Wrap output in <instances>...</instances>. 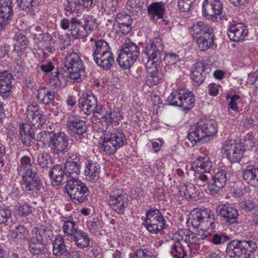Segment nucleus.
<instances>
[{
  "mask_svg": "<svg viewBox=\"0 0 258 258\" xmlns=\"http://www.w3.org/2000/svg\"><path fill=\"white\" fill-rule=\"evenodd\" d=\"M11 234L14 239H21L26 237L28 231L23 225H19L11 231Z\"/></svg>",
  "mask_w": 258,
  "mask_h": 258,
  "instance_id": "obj_55",
  "label": "nucleus"
},
{
  "mask_svg": "<svg viewBox=\"0 0 258 258\" xmlns=\"http://www.w3.org/2000/svg\"><path fill=\"white\" fill-rule=\"evenodd\" d=\"M28 250L33 255H41L44 254L46 246L33 236L28 240Z\"/></svg>",
  "mask_w": 258,
  "mask_h": 258,
  "instance_id": "obj_43",
  "label": "nucleus"
},
{
  "mask_svg": "<svg viewBox=\"0 0 258 258\" xmlns=\"http://www.w3.org/2000/svg\"><path fill=\"white\" fill-rule=\"evenodd\" d=\"M101 167L97 162L89 160L86 165L84 174L89 180H96L99 178Z\"/></svg>",
  "mask_w": 258,
  "mask_h": 258,
  "instance_id": "obj_37",
  "label": "nucleus"
},
{
  "mask_svg": "<svg viewBox=\"0 0 258 258\" xmlns=\"http://www.w3.org/2000/svg\"><path fill=\"white\" fill-rule=\"evenodd\" d=\"M242 178L248 184L258 186V167L248 165L242 171Z\"/></svg>",
  "mask_w": 258,
  "mask_h": 258,
  "instance_id": "obj_33",
  "label": "nucleus"
},
{
  "mask_svg": "<svg viewBox=\"0 0 258 258\" xmlns=\"http://www.w3.org/2000/svg\"><path fill=\"white\" fill-rule=\"evenodd\" d=\"M245 258L252 255L257 250V246L252 240H242Z\"/></svg>",
  "mask_w": 258,
  "mask_h": 258,
  "instance_id": "obj_52",
  "label": "nucleus"
},
{
  "mask_svg": "<svg viewBox=\"0 0 258 258\" xmlns=\"http://www.w3.org/2000/svg\"><path fill=\"white\" fill-rule=\"evenodd\" d=\"M35 134L33 132L27 133L26 135L22 136L20 140L26 146H30L35 141Z\"/></svg>",
  "mask_w": 258,
  "mask_h": 258,
  "instance_id": "obj_64",
  "label": "nucleus"
},
{
  "mask_svg": "<svg viewBox=\"0 0 258 258\" xmlns=\"http://www.w3.org/2000/svg\"><path fill=\"white\" fill-rule=\"evenodd\" d=\"M117 5L116 0H102L101 7L107 14L114 12Z\"/></svg>",
  "mask_w": 258,
  "mask_h": 258,
  "instance_id": "obj_57",
  "label": "nucleus"
},
{
  "mask_svg": "<svg viewBox=\"0 0 258 258\" xmlns=\"http://www.w3.org/2000/svg\"><path fill=\"white\" fill-rule=\"evenodd\" d=\"M50 148L52 152L55 154L64 153L69 149V139L64 133L59 132L55 133L50 137Z\"/></svg>",
  "mask_w": 258,
  "mask_h": 258,
  "instance_id": "obj_13",
  "label": "nucleus"
},
{
  "mask_svg": "<svg viewBox=\"0 0 258 258\" xmlns=\"http://www.w3.org/2000/svg\"><path fill=\"white\" fill-rule=\"evenodd\" d=\"M143 226L151 234H157L165 228L166 220L160 210L150 209L146 212Z\"/></svg>",
  "mask_w": 258,
  "mask_h": 258,
  "instance_id": "obj_7",
  "label": "nucleus"
},
{
  "mask_svg": "<svg viewBox=\"0 0 258 258\" xmlns=\"http://www.w3.org/2000/svg\"><path fill=\"white\" fill-rule=\"evenodd\" d=\"M71 33L75 39H81L88 36L89 33L84 25H81L80 20L72 19Z\"/></svg>",
  "mask_w": 258,
  "mask_h": 258,
  "instance_id": "obj_40",
  "label": "nucleus"
},
{
  "mask_svg": "<svg viewBox=\"0 0 258 258\" xmlns=\"http://www.w3.org/2000/svg\"><path fill=\"white\" fill-rule=\"evenodd\" d=\"M205 71V66L202 62H198L195 64L194 69L192 72L191 78L195 86H199L204 81L205 76L203 73Z\"/></svg>",
  "mask_w": 258,
  "mask_h": 258,
  "instance_id": "obj_44",
  "label": "nucleus"
},
{
  "mask_svg": "<svg viewBox=\"0 0 258 258\" xmlns=\"http://www.w3.org/2000/svg\"><path fill=\"white\" fill-rule=\"evenodd\" d=\"M194 2L192 0H179L178 7L180 11L182 12L189 11Z\"/></svg>",
  "mask_w": 258,
  "mask_h": 258,
  "instance_id": "obj_63",
  "label": "nucleus"
},
{
  "mask_svg": "<svg viewBox=\"0 0 258 258\" xmlns=\"http://www.w3.org/2000/svg\"><path fill=\"white\" fill-rule=\"evenodd\" d=\"M148 0H128L126 7L133 15H137L148 7Z\"/></svg>",
  "mask_w": 258,
  "mask_h": 258,
  "instance_id": "obj_42",
  "label": "nucleus"
},
{
  "mask_svg": "<svg viewBox=\"0 0 258 258\" xmlns=\"http://www.w3.org/2000/svg\"><path fill=\"white\" fill-rule=\"evenodd\" d=\"M223 9L220 0H205L202 6V14L206 18L216 21L222 14Z\"/></svg>",
  "mask_w": 258,
  "mask_h": 258,
  "instance_id": "obj_12",
  "label": "nucleus"
},
{
  "mask_svg": "<svg viewBox=\"0 0 258 258\" xmlns=\"http://www.w3.org/2000/svg\"><path fill=\"white\" fill-rule=\"evenodd\" d=\"M99 115H96V117L105 122L103 125L106 127L108 123L119 120L122 118L120 110L118 108L111 109L108 105H103L97 111Z\"/></svg>",
  "mask_w": 258,
  "mask_h": 258,
  "instance_id": "obj_14",
  "label": "nucleus"
},
{
  "mask_svg": "<svg viewBox=\"0 0 258 258\" xmlns=\"http://www.w3.org/2000/svg\"><path fill=\"white\" fill-rule=\"evenodd\" d=\"M200 50L205 51L211 48L215 43L214 32L194 38Z\"/></svg>",
  "mask_w": 258,
  "mask_h": 258,
  "instance_id": "obj_39",
  "label": "nucleus"
},
{
  "mask_svg": "<svg viewBox=\"0 0 258 258\" xmlns=\"http://www.w3.org/2000/svg\"><path fill=\"white\" fill-rule=\"evenodd\" d=\"M163 57L164 61L166 64L169 66L174 64L180 60L178 55L173 53H168L165 55H164Z\"/></svg>",
  "mask_w": 258,
  "mask_h": 258,
  "instance_id": "obj_60",
  "label": "nucleus"
},
{
  "mask_svg": "<svg viewBox=\"0 0 258 258\" xmlns=\"http://www.w3.org/2000/svg\"><path fill=\"white\" fill-rule=\"evenodd\" d=\"M65 79L62 73L56 71L52 74L50 77V83L53 86L61 87L63 83L65 82Z\"/></svg>",
  "mask_w": 258,
  "mask_h": 258,
  "instance_id": "obj_56",
  "label": "nucleus"
},
{
  "mask_svg": "<svg viewBox=\"0 0 258 258\" xmlns=\"http://www.w3.org/2000/svg\"><path fill=\"white\" fill-rule=\"evenodd\" d=\"M62 230L64 233L71 238L81 230L79 229L78 223L72 217L63 218Z\"/></svg>",
  "mask_w": 258,
  "mask_h": 258,
  "instance_id": "obj_38",
  "label": "nucleus"
},
{
  "mask_svg": "<svg viewBox=\"0 0 258 258\" xmlns=\"http://www.w3.org/2000/svg\"><path fill=\"white\" fill-rule=\"evenodd\" d=\"M90 42L93 51V58L111 49L108 43L103 39L92 37L90 38Z\"/></svg>",
  "mask_w": 258,
  "mask_h": 258,
  "instance_id": "obj_31",
  "label": "nucleus"
},
{
  "mask_svg": "<svg viewBox=\"0 0 258 258\" xmlns=\"http://www.w3.org/2000/svg\"><path fill=\"white\" fill-rule=\"evenodd\" d=\"M169 104L182 108L183 110H189L195 106V98L193 93L185 88L172 92L167 97Z\"/></svg>",
  "mask_w": 258,
  "mask_h": 258,
  "instance_id": "obj_4",
  "label": "nucleus"
},
{
  "mask_svg": "<svg viewBox=\"0 0 258 258\" xmlns=\"http://www.w3.org/2000/svg\"><path fill=\"white\" fill-rule=\"evenodd\" d=\"M212 167V163L208 157H199L191 164V168L195 172L207 173L210 175L209 172Z\"/></svg>",
  "mask_w": 258,
  "mask_h": 258,
  "instance_id": "obj_35",
  "label": "nucleus"
},
{
  "mask_svg": "<svg viewBox=\"0 0 258 258\" xmlns=\"http://www.w3.org/2000/svg\"><path fill=\"white\" fill-rule=\"evenodd\" d=\"M37 92V98L40 103L45 105L53 104L55 96L54 91L48 87H41Z\"/></svg>",
  "mask_w": 258,
  "mask_h": 258,
  "instance_id": "obj_34",
  "label": "nucleus"
},
{
  "mask_svg": "<svg viewBox=\"0 0 258 258\" xmlns=\"http://www.w3.org/2000/svg\"><path fill=\"white\" fill-rule=\"evenodd\" d=\"M81 168L80 157L76 154H72L68 157L64 164L67 180L68 179H72V178L78 180L77 177L80 173Z\"/></svg>",
  "mask_w": 258,
  "mask_h": 258,
  "instance_id": "obj_17",
  "label": "nucleus"
},
{
  "mask_svg": "<svg viewBox=\"0 0 258 258\" xmlns=\"http://www.w3.org/2000/svg\"><path fill=\"white\" fill-rule=\"evenodd\" d=\"M229 238V236L225 233H219L212 235L209 240L214 244L219 245L228 241Z\"/></svg>",
  "mask_w": 258,
  "mask_h": 258,
  "instance_id": "obj_58",
  "label": "nucleus"
},
{
  "mask_svg": "<svg viewBox=\"0 0 258 258\" xmlns=\"http://www.w3.org/2000/svg\"><path fill=\"white\" fill-rule=\"evenodd\" d=\"M97 0H67L65 10L70 14L78 13L82 9L88 8L94 6Z\"/></svg>",
  "mask_w": 258,
  "mask_h": 258,
  "instance_id": "obj_26",
  "label": "nucleus"
},
{
  "mask_svg": "<svg viewBox=\"0 0 258 258\" xmlns=\"http://www.w3.org/2000/svg\"><path fill=\"white\" fill-rule=\"evenodd\" d=\"M31 233L33 237L45 245L52 240L53 237V231L49 228L44 226L33 228Z\"/></svg>",
  "mask_w": 258,
  "mask_h": 258,
  "instance_id": "obj_29",
  "label": "nucleus"
},
{
  "mask_svg": "<svg viewBox=\"0 0 258 258\" xmlns=\"http://www.w3.org/2000/svg\"><path fill=\"white\" fill-rule=\"evenodd\" d=\"M151 75L146 81L149 86L156 85L163 81L165 77V68L161 67L160 63H154L150 68H147Z\"/></svg>",
  "mask_w": 258,
  "mask_h": 258,
  "instance_id": "obj_24",
  "label": "nucleus"
},
{
  "mask_svg": "<svg viewBox=\"0 0 258 258\" xmlns=\"http://www.w3.org/2000/svg\"><path fill=\"white\" fill-rule=\"evenodd\" d=\"M222 150L226 154L228 159L231 162L235 163L239 162L242 158L246 149L242 143L229 140L223 143Z\"/></svg>",
  "mask_w": 258,
  "mask_h": 258,
  "instance_id": "obj_10",
  "label": "nucleus"
},
{
  "mask_svg": "<svg viewBox=\"0 0 258 258\" xmlns=\"http://www.w3.org/2000/svg\"><path fill=\"white\" fill-rule=\"evenodd\" d=\"M26 116L31 126L40 128L45 122V116L43 115L37 104H30L26 110Z\"/></svg>",
  "mask_w": 258,
  "mask_h": 258,
  "instance_id": "obj_16",
  "label": "nucleus"
},
{
  "mask_svg": "<svg viewBox=\"0 0 258 258\" xmlns=\"http://www.w3.org/2000/svg\"><path fill=\"white\" fill-rule=\"evenodd\" d=\"M148 16L153 20H158L163 17L165 11V5L162 2H154L147 7Z\"/></svg>",
  "mask_w": 258,
  "mask_h": 258,
  "instance_id": "obj_36",
  "label": "nucleus"
},
{
  "mask_svg": "<svg viewBox=\"0 0 258 258\" xmlns=\"http://www.w3.org/2000/svg\"><path fill=\"white\" fill-rule=\"evenodd\" d=\"M67 129L74 135H81L87 131L86 123L79 116L70 114L67 120Z\"/></svg>",
  "mask_w": 258,
  "mask_h": 258,
  "instance_id": "obj_21",
  "label": "nucleus"
},
{
  "mask_svg": "<svg viewBox=\"0 0 258 258\" xmlns=\"http://www.w3.org/2000/svg\"><path fill=\"white\" fill-rule=\"evenodd\" d=\"M18 6L26 13L34 15L37 11L35 0H17Z\"/></svg>",
  "mask_w": 258,
  "mask_h": 258,
  "instance_id": "obj_48",
  "label": "nucleus"
},
{
  "mask_svg": "<svg viewBox=\"0 0 258 258\" xmlns=\"http://www.w3.org/2000/svg\"><path fill=\"white\" fill-rule=\"evenodd\" d=\"M170 253L174 258H184L187 255L183 244L179 242L172 244Z\"/></svg>",
  "mask_w": 258,
  "mask_h": 258,
  "instance_id": "obj_50",
  "label": "nucleus"
},
{
  "mask_svg": "<svg viewBox=\"0 0 258 258\" xmlns=\"http://www.w3.org/2000/svg\"><path fill=\"white\" fill-rule=\"evenodd\" d=\"M214 217L209 209L196 208L190 212L187 224L189 228L197 232L201 239H204L210 235L206 229L215 228Z\"/></svg>",
  "mask_w": 258,
  "mask_h": 258,
  "instance_id": "obj_1",
  "label": "nucleus"
},
{
  "mask_svg": "<svg viewBox=\"0 0 258 258\" xmlns=\"http://www.w3.org/2000/svg\"><path fill=\"white\" fill-rule=\"evenodd\" d=\"M63 64L71 79L78 80L81 76L84 75L85 64L80 55L73 50L67 51Z\"/></svg>",
  "mask_w": 258,
  "mask_h": 258,
  "instance_id": "obj_3",
  "label": "nucleus"
},
{
  "mask_svg": "<svg viewBox=\"0 0 258 258\" xmlns=\"http://www.w3.org/2000/svg\"><path fill=\"white\" fill-rule=\"evenodd\" d=\"M53 134V131H41L37 135L36 141L38 145L42 148H45L47 147H50V139Z\"/></svg>",
  "mask_w": 258,
  "mask_h": 258,
  "instance_id": "obj_49",
  "label": "nucleus"
},
{
  "mask_svg": "<svg viewBox=\"0 0 258 258\" xmlns=\"http://www.w3.org/2000/svg\"><path fill=\"white\" fill-rule=\"evenodd\" d=\"M188 31L193 38L214 32L213 28L203 21L194 23L192 26L189 27Z\"/></svg>",
  "mask_w": 258,
  "mask_h": 258,
  "instance_id": "obj_28",
  "label": "nucleus"
},
{
  "mask_svg": "<svg viewBox=\"0 0 258 258\" xmlns=\"http://www.w3.org/2000/svg\"><path fill=\"white\" fill-rule=\"evenodd\" d=\"M35 168L31 158L28 156H24L20 158L18 162L17 174L21 177L32 175L33 173L36 172Z\"/></svg>",
  "mask_w": 258,
  "mask_h": 258,
  "instance_id": "obj_27",
  "label": "nucleus"
},
{
  "mask_svg": "<svg viewBox=\"0 0 258 258\" xmlns=\"http://www.w3.org/2000/svg\"><path fill=\"white\" fill-rule=\"evenodd\" d=\"M248 34L246 26L242 23L231 25L227 31L229 38L232 41L238 42L244 39Z\"/></svg>",
  "mask_w": 258,
  "mask_h": 258,
  "instance_id": "obj_25",
  "label": "nucleus"
},
{
  "mask_svg": "<svg viewBox=\"0 0 258 258\" xmlns=\"http://www.w3.org/2000/svg\"><path fill=\"white\" fill-rule=\"evenodd\" d=\"M11 215L10 210L6 207L0 206V224L6 223Z\"/></svg>",
  "mask_w": 258,
  "mask_h": 258,
  "instance_id": "obj_61",
  "label": "nucleus"
},
{
  "mask_svg": "<svg viewBox=\"0 0 258 258\" xmlns=\"http://www.w3.org/2000/svg\"><path fill=\"white\" fill-rule=\"evenodd\" d=\"M93 60L98 67L105 70L110 69L114 62V55L111 49L93 58Z\"/></svg>",
  "mask_w": 258,
  "mask_h": 258,
  "instance_id": "obj_32",
  "label": "nucleus"
},
{
  "mask_svg": "<svg viewBox=\"0 0 258 258\" xmlns=\"http://www.w3.org/2000/svg\"><path fill=\"white\" fill-rule=\"evenodd\" d=\"M195 231H188L186 230V234L184 235V242L187 244V247L189 245H193L200 242L199 238L197 236V233Z\"/></svg>",
  "mask_w": 258,
  "mask_h": 258,
  "instance_id": "obj_59",
  "label": "nucleus"
},
{
  "mask_svg": "<svg viewBox=\"0 0 258 258\" xmlns=\"http://www.w3.org/2000/svg\"><path fill=\"white\" fill-rule=\"evenodd\" d=\"M21 184L23 189L31 194L38 195L42 187V182L37 172L32 175L21 177Z\"/></svg>",
  "mask_w": 258,
  "mask_h": 258,
  "instance_id": "obj_15",
  "label": "nucleus"
},
{
  "mask_svg": "<svg viewBox=\"0 0 258 258\" xmlns=\"http://www.w3.org/2000/svg\"><path fill=\"white\" fill-rule=\"evenodd\" d=\"M132 23L133 20L130 15L119 13L115 18L113 27L117 34L126 35L131 30Z\"/></svg>",
  "mask_w": 258,
  "mask_h": 258,
  "instance_id": "obj_19",
  "label": "nucleus"
},
{
  "mask_svg": "<svg viewBox=\"0 0 258 258\" xmlns=\"http://www.w3.org/2000/svg\"><path fill=\"white\" fill-rule=\"evenodd\" d=\"M217 213L223 220L230 224L238 222V213L237 210L230 205L219 206L216 209Z\"/></svg>",
  "mask_w": 258,
  "mask_h": 258,
  "instance_id": "obj_23",
  "label": "nucleus"
},
{
  "mask_svg": "<svg viewBox=\"0 0 258 258\" xmlns=\"http://www.w3.org/2000/svg\"><path fill=\"white\" fill-rule=\"evenodd\" d=\"M107 200L109 207L117 214H124L128 204V198L123 191L116 189L111 191Z\"/></svg>",
  "mask_w": 258,
  "mask_h": 258,
  "instance_id": "obj_11",
  "label": "nucleus"
},
{
  "mask_svg": "<svg viewBox=\"0 0 258 258\" xmlns=\"http://www.w3.org/2000/svg\"><path fill=\"white\" fill-rule=\"evenodd\" d=\"M52 252L53 255L60 256L66 255L67 252L64 238L62 235H58L52 243Z\"/></svg>",
  "mask_w": 258,
  "mask_h": 258,
  "instance_id": "obj_46",
  "label": "nucleus"
},
{
  "mask_svg": "<svg viewBox=\"0 0 258 258\" xmlns=\"http://www.w3.org/2000/svg\"><path fill=\"white\" fill-rule=\"evenodd\" d=\"M217 130L215 120L202 118L190 127L187 138L192 143H196L204 138L214 136L217 133Z\"/></svg>",
  "mask_w": 258,
  "mask_h": 258,
  "instance_id": "obj_2",
  "label": "nucleus"
},
{
  "mask_svg": "<svg viewBox=\"0 0 258 258\" xmlns=\"http://www.w3.org/2000/svg\"><path fill=\"white\" fill-rule=\"evenodd\" d=\"M144 53L148 57L146 68H150L154 63H161L163 56L165 54L162 40L156 38L150 41L146 45Z\"/></svg>",
  "mask_w": 258,
  "mask_h": 258,
  "instance_id": "obj_8",
  "label": "nucleus"
},
{
  "mask_svg": "<svg viewBox=\"0 0 258 258\" xmlns=\"http://www.w3.org/2000/svg\"><path fill=\"white\" fill-rule=\"evenodd\" d=\"M140 54V48L130 40H126L118 54L117 61L123 69L129 68L137 60Z\"/></svg>",
  "mask_w": 258,
  "mask_h": 258,
  "instance_id": "obj_5",
  "label": "nucleus"
},
{
  "mask_svg": "<svg viewBox=\"0 0 258 258\" xmlns=\"http://www.w3.org/2000/svg\"><path fill=\"white\" fill-rule=\"evenodd\" d=\"M16 43L14 45V50L22 51L28 44V40L25 35L22 33L17 34L15 36Z\"/></svg>",
  "mask_w": 258,
  "mask_h": 258,
  "instance_id": "obj_51",
  "label": "nucleus"
},
{
  "mask_svg": "<svg viewBox=\"0 0 258 258\" xmlns=\"http://www.w3.org/2000/svg\"><path fill=\"white\" fill-rule=\"evenodd\" d=\"M38 164L42 168L47 167L48 164V155L46 152L39 153L37 159Z\"/></svg>",
  "mask_w": 258,
  "mask_h": 258,
  "instance_id": "obj_62",
  "label": "nucleus"
},
{
  "mask_svg": "<svg viewBox=\"0 0 258 258\" xmlns=\"http://www.w3.org/2000/svg\"><path fill=\"white\" fill-rule=\"evenodd\" d=\"M66 192L72 200H75L79 203H82L87 200V197L90 194L88 188L85 184L80 180L74 178L66 181L65 185Z\"/></svg>",
  "mask_w": 258,
  "mask_h": 258,
  "instance_id": "obj_9",
  "label": "nucleus"
},
{
  "mask_svg": "<svg viewBox=\"0 0 258 258\" xmlns=\"http://www.w3.org/2000/svg\"><path fill=\"white\" fill-rule=\"evenodd\" d=\"M64 171L60 165H55L50 170L49 176L54 185H59L65 177Z\"/></svg>",
  "mask_w": 258,
  "mask_h": 258,
  "instance_id": "obj_47",
  "label": "nucleus"
},
{
  "mask_svg": "<svg viewBox=\"0 0 258 258\" xmlns=\"http://www.w3.org/2000/svg\"><path fill=\"white\" fill-rule=\"evenodd\" d=\"M15 79L13 75L8 71L0 72V96L4 99L8 98L14 85Z\"/></svg>",
  "mask_w": 258,
  "mask_h": 258,
  "instance_id": "obj_18",
  "label": "nucleus"
},
{
  "mask_svg": "<svg viewBox=\"0 0 258 258\" xmlns=\"http://www.w3.org/2000/svg\"><path fill=\"white\" fill-rule=\"evenodd\" d=\"M226 252L231 258H245L242 240H233L228 242Z\"/></svg>",
  "mask_w": 258,
  "mask_h": 258,
  "instance_id": "obj_30",
  "label": "nucleus"
},
{
  "mask_svg": "<svg viewBox=\"0 0 258 258\" xmlns=\"http://www.w3.org/2000/svg\"><path fill=\"white\" fill-rule=\"evenodd\" d=\"M81 25H84L88 32L90 33L93 31L97 27L96 19L91 16H87L80 20Z\"/></svg>",
  "mask_w": 258,
  "mask_h": 258,
  "instance_id": "obj_53",
  "label": "nucleus"
},
{
  "mask_svg": "<svg viewBox=\"0 0 258 258\" xmlns=\"http://www.w3.org/2000/svg\"><path fill=\"white\" fill-rule=\"evenodd\" d=\"M178 192L181 197L186 199L196 200L200 192L193 184H181L178 187Z\"/></svg>",
  "mask_w": 258,
  "mask_h": 258,
  "instance_id": "obj_41",
  "label": "nucleus"
},
{
  "mask_svg": "<svg viewBox=\"0 0 258 258\" xmlns=\"http://www.w3.org/2000/svg\"><path fill=\"white\" fill-rule=\"evenodd\" d=\"M227 172L224 169H218L213 177V180L208 184V188L210 194L215 195L226 185Z\"/></svg>",
  "mask_w": 258,
  "mask_h": 258,
  "instance_id": "obj_20",
  "label": "nucleus"
},
{
  "mask_svg": "<svg viewBox=\"0 0 258 258\" xmlns=\"http://www.w3.org/2000/svg\"><path fill=\"white\" fill-rule=\"evenodd\" d=\"M126 143V136L123 132L113 131L104 135L101 148L106 154L112 155Z\"/></svg>",
  "mask_w": 258,
  "mask_h": 258,
  "instance_id": "obj_6",
  "label": "nucleus"
},
{
  "mask_svg": "<svg viewBox=\"0 0 258 258\" xmlns=\"http://www.w3.org/2000/svg\"><path fill=\"white\" fill-rule=\"evenodd\" d=\"M13 11H0V30L4 29L5 27L8 25L11 21Z\"/></svg>",
  "mask_w": 258,
  "mask_h": 258,
  "instance_id": "obj_54",
  "label": "nucleus"
},
{
  "mask_svg": "<svg viewBox=\"0 0 258 258\" xmlns=\"http://www.w3.org/2000/svg\"><path fill=\"white\" fill-rule=\"evenodd\" d=\"M79 107L85 114L88 115L91 113H95L96 115H99L97 113L99 110L97 108V100L96 97L93 94L84 95L79 100Z\"/></svg>",
  "mask_w": 258,
  "mask_h": 258,
  "instance_id": "obj_22",
  "label": "nucleus"
},
{
  "mask_svg": "<svg viewBox=\"0 0 258 258\" xmlns=\"http://www.w3.org/2000/svg\"><path fill=\"white\" fill-rule=\"evenodd\" d=\"M75 245L80 249H84L90 245V238L88 234L82 231H79L71 238Z\"/></svg>",
  "mask_w": 258,
  "mask_h": 258,
  "instance_id": "obj_45",
  "label": "nucleus"
}]
</instances>
